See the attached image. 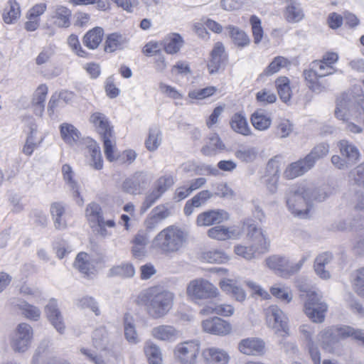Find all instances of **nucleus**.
I'll use <instances>...</instances> for the list:
<instances>
[{
  "label": "nucleus",
  "instance_id": "bf43d9fd",
  "mask_svg": "<svg viewBox=\"0 0 364 364\" xmlns=\"http://www.w3.org/2000/svg\"><path fill=\"white\" fill-rule=\"evenodd\" d=\"M234 251L237 255L247 260H250L256 257V252L257 250H256L253 245L247 247L238 245L235 247Z\"/></svg>",
  "mask_w": 364,
  "mask_h": 364
},
{
  "label": "nucleus",
  "instance_id": "39448f33",
  "mask_svg": "<svg viewBox=\"0 0 364 364\" xmlns=\"http://www.w3.org/2000/svg\"><path fill=\"white\" fill-rule=\"evenodd\" d=\"M33 337L32 327L26 323H19L11 338V347L16 353H24L30 348Z\"/></svg>",
  "mask_w": 364,
  "mask_h": 364
},
{
  "label": "nucleus",
  "instance_id": "72a5a7b5",
  "mask_svg": "<svg viewBox=\"0 0 364 364\" xmlns=\"http://www.w3.org/2000/svg\"><path fill=\"white\" fill-rule=\"evenodd\" d=\"M179 331L173 326L161 325L152 329V335L162 341H172L178 336Z\"/></svg>",
  "mask_w": 364,
  "mask_h": 364
},
{
  "label": "nucleus",
  "instance_id": "864d4df0",
  "mask_svg": "<svg viewBox=\"0 0 364 364\" xmlns=\"http://www.w3.org/2000/svg\"><path fill=\"white\" fill-rule=\"evenodd\" d=\"M134 274V268L131 264H123L116 266L112 267L109 271L110 276H119L122 277H132Z\"/></svg>",
  "mask_w": 364,
  "mask_h": 364
},
{
  "label": "nucleus",
  "instance_id": "7ed1b4c3",
  "mask_svg": "<svg viewBox=\"0 0 364 364\" xmlns=\"http://www.w3.org/2000/svg\"><path fill=\"white\" fill-rule=\"evenodd\" d=\"M188 233L185 230L170 225L160 231L153 240V245L164 255L180 252L187 243Z\"/></svg>",
  "mask_w": 364,
  "mask_h": 364
},
{
  "label": "nucleus",
  "instance_id": "1a4fd4ad",
  "mask_svg": "<svg viewBox=\"0 0 364 364\" xmlns=\"http://www.w3.org/2000/svg\"><path fill=\"white\" fill-rule=\"evenodd\" d=\"M92 346L97 350L105 353V355H113V343L111 341L109 335L105 327L96 328L92 335Z\"/></svg>",
  "mask_w": 364,
  "mask_h": 364
},
{
  "label": "nucleus",
  "instance_id": "58836bf2",
  "mask_svg": "<svg viewBox=\"0 0 364 364\" xmlns=\"http://www.w3.org/2000/svg\"><path fill=\"white\" fill-rule=\"evenodd\" d=\"M230 126L233 131L242 135H249L250 129L246 118L240 114H235L230 120Z\"/></svg>",
  "mask_w": 364,
  "mask_h": 364
},
{
  "label": "nucleus",
  "instance_id": "680f3d73",
  "mask_svg": "<svg viewBox=\"0 0 364 364\" xmlns=\"http://www.w3.org/2000/svg\"><path fill=\"white\" fill-rule=\"evenodd\" d=\"M80 352L95 364H109V360L107 358L109 355L95 354L84 348L80 349Z\"/></svg>",
  "mask_w": 364,
  "mask_h": 364
},
{
  "label": "nucleus",
  "instance_id": "9d476101",
  "mask_svg": "<svg viewBox=\"0 0 364 364\" xmlns=\"http://www.w3.org/2000/svg\"><path fill=\"white\" fill-rule=\"evenodd\" d=\"M229 219V214L224 210L216 209L204 211L196 218V225L200 227L220 224Z\"/></svg>",
  "mask_w": 364,
  "mask_h": 364
},
{
  "label": "nucleus",
  "instance_id": "603ef678",
  "mask_svg": "<svg viewBox=\"0 0 364 364\" xmlns=\"http://www.w3.org/2000/svg\"><path fill=\"white\" fill-rule=\"evenodd\" d=\"M89 256L85 252H80L75 259L74 266L80 272L88 274L92 269V265L88 261Z\"/></svg>",
  "mask_w": 364,
  "mask_h": 364
},
{
  "label": "nucleus",
  "instance_id": "aec40b11",
  "mask_svg": "<svg viewBox=\"0 0 364 364\" xmlns=\"http://www.w3.org/2000/svg\"><path fill=\"white\" fill-rule=\"evenodd\" d=\"M311 168L312 167L304 157L302 159L290 164L285 169L284 176L287 179H293L304 174Z\"/></svg>",
  "mask_w": 364,
  "mask_h": 364
},
{
  "label": "nucleus",
  "instance_id": "6e6552de",
  "mask_svg": "<svg viewBox=\"0 0 364 364\" xmlns=\"http://www.w3.org/2000/svg\"><path fill=\"white\" fill-rule=\"evenodd\" d=\"M198 352V344L196 342L188 341L178 344L174 353L181 364H195Z\"/></svg>",
  "mask_w": 364,
  "mask_h": 364
},
{
  "label": "nucleus",
  "instance_id": "412c9836",
  "mask_svg": "<svg viewBox=\"0 0 364 364\" xmlns=\"http://www.w3.org/2000/svg\"><path fill=\"white\" fill-rule=\"evenodd\" d=\"M311 66V69L305 70L303 73V75L306 81L307 85L326 75L332 74V71L323 72V70H325L326 68L323 65V63L313 62Z\"/></svg>",
  "mask_w": 364,
  "mask_h": 364
},
{
  "label": "nucleus",
  "instance_id": "a211bd4d",
  "mask_svg": "<svg viewBox=\"0 0 364 364\" xmlns=\"http://www.w3.org/2000/svg\"><path fill=\"white\" fill-rule=\"evenodd\" d=\"M171 215V208L165 205H159L155 207L151 212L149 217L146 220V225L148 229H154L160 222Z\"/></svg>",
  "mask_w": 364,
  "mask_h": 364
},
{
  "label": "nucleus",
  "instance_id": "3c124183",
  "mask_svg": "<svg viewBox=\"0 0 364 364\" xmlns=\"http://www.w3.org/2000/svg\"><path fill=\"white\" fill-rule=\"evenodd\" d=\"M290 63L288 59L278 56L274 58V60L270 63V64L266 68V69L263 71L262 75L270 76L276 73H277L281 68L286 67Z\"/></svg>",
  "mask_w": 364,
  "mask_h": 364
},
{
  "label": "nucleus",
  "instance_id": "6ab92c4d",
  "mask_svg": "<svg viewBox=\"0 0 364 364\" xmlns=\"http://www.w3.org/2000/svg\"><path fill=\"white\" fill-rule=\"evenodd\" d=\"M208 236L217 240H226L235 239L239 236V232L232 228H227L223 225H217L210 228L207 231Z\"/></svg>",
  "mask_w": 364,
  "mask_h": 364
},
{
  "label": "nucleus",
  "instance_id": "f3484780",
  "mask_svg": "<svg viewBox=\"0 0 364 364\" xmlns=\"http://www.w3.org/2000/svg\"><path fill=\"white\" fill-rule=\"evenodd\" d=\"M225 48L222 43L218 42L215 44L211 51V58L208 64V68L210 74H214L220 70L223 65L226 58Z\"/></svg>",
  "mask_w": 364,
  "mask_h": 364
},
{
  "label": "nucleus",
  "instance_id": "8fccbe9b",
  "mask_svg": "<svg viewBox=\"0 0 364 364\" xmlns=\"http://www.w3.org/2000/svg\"><path fill=\"white\" fill-rule=\"evenodd\" d=\"M251 122L254 127L259 130L267 129L271 124V119L267 117L262 110L256 111L251 117Z\"/></svg>",
  "mask_w": 364,
  "mask_h": 364
},
{
  "label": "nucleus",
  "instance_id": "338daca9",
  "mask_svg": "<svg viewBox=\"0 0 364 364\" xmlns=\"http://www.w3.org/2000/svg\"><path fill=\"white\" fill-rule=\"evenodd\" d=\"M292 124L288 119H282L277 127V135L280 138L287 137L292 132Z\"/></svg>",
  "mask_w": 364,
  "mask_h": 364
},
{
  "label": "nucleus",
  "instance_id": "dca6fc26",
  "mask_svg": "<svg viewBox=\"0 0 364 364\" xmlns=\"http://www.w3.org/2000/svg\"><path fill=\"white\" fill-rule=\"evenodd\" d=\"M266 314L268 321L272 320L274 321L273 325L274 328H277L278 331H283L284 335L289 334L287 318L277 306H270L267 309Z\"/></svg>",
  "mask_w": 364,
  "mask_h": 364
},
{
  "label": "nucleus",
  "instance_id": "2eb2a0df",
  "mask_svg": "<svg viewBox=\"0 0 364 364\" xmlns=\"http://www.w3.org/2000/svg\"><path fill=\"white\" fill-rule=\"evenodd\" d=\"M239 350L248 355H259L264 353V343L257 338L242 340L238 345Z\"/></svg>",
  "mask_w": 364,
  "mask_h": 364
},
{
  "label": "nucleus",
  "instance_id": "393cba45",
  "mask_svg": "<svg viewBox=\"0 0 364 364\" xmlns=\"http://www.w3.org/2000/svg\"><path fill=\"white\" fill-rule=\"evenodd\" d=\"M338 147L341 155L351 164L355 163L359 159L360 153L358 149L348 140L343 139L338 141Z\"/></svg>",
  "mask_w": 364,
  "mask_h": 364
},
{
  "label": "nucleus",
  "instance_id": "ea45409f",
  "mask_svg": "<svg viewBox=\"0 0 364 364\" xmlns=\"http://www.w3.org/2000/svg\"><path fill=\"white\" fill-rule=\"evenodd\" d=\"M275 85L281 100L284 103H287L291 97L289 80L286 77H280L276 80Z\"/></svg>",
  "mask_w": 364,
  "mask_h": 364
},
{
  "label": "nucleus",
  "instance_id": "e433bc0d",
  "mask_svg": "<svg viewBox=\"0 0 364 364\" xmlns=\"http://www.w3.org/2000/svg\"><path fill=\"white\" fill-rule=\"evenodd\" d=\"M225 144L221 141L219 136L216 134H212L208 138V142L201 149V152L206 156L215 155L218 151L224 150Z\"/></svg>",
  "mask_w": 364,
  "mask_h": 364
},
{
  "label": "nucleus",
  "instance_id": "4c0bfd02",
  "mask_svg": "<svg viewBox=\"0 0 364 364\" xmlns=\"http://www.w3.org/2000/svg\"><path fill=\"white\" fill-rule=\"evenodd\" d=\"M124 336L130 343L136 344L139 341L134 323V318L129 314H125L124 316Z\"/></svg>",
  "mask_w": 364,
  "mask_h": 364
},
{
  "label": "nucleus",
  "instance_id": "4468645a",
  "mask_svg": "<svg viewBox=\"0 0 364 364\" xmlns=\"http://www.w3.org/2000/svg\"><path fill=\"white\" fill-rule=\"evenodd\" d=\"M203 329L215 335H226L231 331L230 324L219 317H213L202 322Z\"/></svg>",
  "mask_w": 364,
  "mask_h": 364
},
{
  "label": "nucleus",
  "instance_id": "774afa93",
  "mask_svg": "<svg viewBox=\"0 0 364 364\" xmlns=\"http://www.w3.org/2000/svg\"><path fill=\"white\" fill-rule=\"evenodd\" d=\"M349 176L355 183L364 187V164H360L350 171Z\"/></svg>",
  "mask_w": 364,
  "mask_h": 364
},
{
  "label": "nucleus",
  "instance_id": "bb28decb",
  "mask_svg": "<svg viewBox=\"0 0 364 364\" xmlns=\"http://www.w3.org/2000/svg\"><path fill=\"white\" fill-rule=\"evenodd\" d=\"M284 17L289 23H297L304 18V14L300 4L294 0L288 1Z\"/></svg>",
  "mask_w": 364,
  "mask_h": 364
},
{
  "label": "nucleus",
  "instance_id": "2f4dec72",
  "mask_svg": "<svg viewBox=\"0 0 364 364\" xmlns=\"http://www.w3.org/2000/svg\"><path fill=\"white\" fill-rule=\"evenodd\" d=\"M50 214L52 215L54 226L57 230H64L67 228L66 220L63 218L65 208L60 203H53L50 205Z\"/></svg>",
  "mask_w": 364,
  "mask_h": 364
},
{
  "label": "nucleus",
  "instance_id": "e2e57ef3",
  "mask_svg": "<svg viewBox=\"0 0 364 364\" xmlns=\"http://www.w3.org/2000/svg\"><path fill=\"white\" fill-rule=\"evenodd\" d=\"M203 258L210 263H221L226 259L224 252L219 250H210L203 254Z\"/></svg>",
  "mask_w": 364,
  "mask_h": 364
},
{
  "label": "nucleus",
  "instance_id": "052dcab7",
  "mask_svg": "<svg viewBox=\"0 0 364 364\" xmlns=\"http://www.w3.org/2000/svg\"><path fill=\"white\" fill-rule=\"evenodd\" d=\"M250 23L252 25L254 42L255 44H258L263 37V29L261 26V21L257 16H252L250 18Z\"/></svg>",
  "mask_w": 364,
  "mask_h": 364
},
{
  "label": "nucleus",
  "instance_id": "c9c22d12",
  "mask_svg": "<svg viewBox=\"0 0 364 364\" xmlns=\"http://www.w3.org/2000/svg\"><path fill=\"white\" fill-rule=\"evenodd\" d=\"M329 152V145L326 143H320L315 146L308 154L305 159L313 168L316 161L324 158Z\"/></svg>",
  "mask_w": 364,
  "mask_h": 364
},
{
  "label": "nucleus",
  "instance_id": "f03ea898",
  "mask_svg": "<svg viewBox=\"0 0 364 364\" xmlns=\"http://www.w3.org/2000/svg\"><path fill=\"white\" fill-rule=\"evenodd\" d=\"M174 294L159 287H152L141 291L136 298L138 305L144 306L152 318L164 317L172 309Z\"/></svg>",
  "mask_w": 364,
  "mask_h": 364
},
{
  "label": "nucleus",
  "instance_id": "a18cd8bd",
  "mask_svg": "<svg viewBox=\"0 0 364 364\" xmlns=\"http://www.w3.org/2000/svg\"><path fill=\"white\" fill-rule=\"evenodd\" d=\"M144 353L150 364H160L161 353L159 348L153 343L148 342L144 346Z\"/></svg>",
  "mask_w": 364,
  "mask_h": 364
},
{
  "label": "nucleus",
  "instance_id": "0eeeda50",
  "mask_svg": "<svg viewBox=\"0 0 364 364\" xmlns=\"http://www.w3.org/2000/svg\"><path fill=\"white\" fill-rule=\"evenodd\" d=\"M246 228L247 237L257 245V252L263 254L269 250V241L266 237L261 228H257L255 221L252 219H246L243 221V228Z\"/></svg>",
  "mask_w": 364,
  "mask_h": 364
},
{
  "label": "nucleus",
  "instance_id": "f704fd0d",
  "mask_svg": "<svg viewBox=\"0 0 364 364\" xmlns=\"http://www.w3.org/2000/svg\"><path fill=\"white\" fill-rule=\"evenodd\" d=\"M104 34L103 29L100 27H95L89 31L83 38V43L90 49H95L102 42Z\"/></svg>",
  "mask_w": 364,
  "mask_h": 364
},
{
  "label": "nucleus",
  "instance_id": "79ce46f5",
  "mask_svg": "<svg viewBox=\"0 0 364 364\" xmlns=\"http://www.w3.org/2000/svg\"><path fill=\"white\" fill-rule=\"evenodd\" d=\"M161 143V132L159 127H151L149 130V136L145 141L146 148L149 151H156Z\"/></svg>",
  "mask_w": 364,
  "mask_h": 364
},
{
  "label": "nucleus",
  "instance_id": "423d86ee",
  "mask_svg": "<svg viewBox=\"0 0 364 364\" xmlns=\"http://www.w3.org/2000/svg\"><path fill=\"white\" fill-rule=\"evenodd\" d=\"M187 294L193 299H208L218 295V289L213 284L203 279L190 282L187 287Z\"/></svg>",
  "mask_w": 364,
  "mask_h": 364
},
{
  "label": "nucleus",
  "instance_id": "49530a36",
  "mask_svg": "<svg viewBox=\"0 0 364 364\" xmlns=\"http://www.w3.org/2000/svg\"><path fill=\"white\" fill-rule=\"evenodd\" d=\"M21 15L19 4L16 0H9V9L5 11L3 14V18L6 23H14Z\"/></svg>",
  "mask_w": 364,
  "mask_h": 364
},
{
  "label": "nucleus",
  "instance_id": "c85d7f7f",
  "mask_svg": "<svg viewBox=\"0 0 364 364\" xmlns=\"http://www.w3.org/2000/svg\"><path fill=\"white\" fill-rule=\"evenodd\" d=\"M183 43V38L178 33H171L168 35L162 42L164 49L168 54L177 53Z\"/></svg>",
  "mask_w": 364,
  "mask_h": 364
},
{
  "label": "nucleus",
  "instance_id": "20e7f679",
  "mask_svg": "<svg viewBox=\"0 0 364 364\" xmlns=\"http://www.w3.org/2000/svg\"><path fill=\"white\" fill-rule=\"evenodd\" d=\"M327 310L326 303L322 300V296L318 292L311 293L304 302V313L314 323L323 322Z\"/></svg>",
  "mask_w": 364,
  "mask_h": 364
},
{
  "label": "nucleus",
  "instance_id": "37998d69",
  "mask_svg": "<svg viewBox=\"0 0 364 364\" xmlns=\"http://www.w3.org/2000/svg\"><path fill=\"white\" fill-rule=\"evenodd\" d=\"M70 11L65 6H59L55 9L53 18L56 20L55 23L59 27L67 28L70 26Z\"/></svg>",
  "mask_w": 364,
  "mask_h": 364
},
{
  "label": "nucleus",
  "instance_id": "5701e85b",
  "mask_svg": "<svg viewBox=\"0 0 364 364\" xmlns=\"http://www.w3.org/2000/svg\"><path fill=\"white\" fill-rule=\"evenodd\" d=\"M203 356L208 364H227L229 355L223 350L210 348L203 350Z\"/></svg>",
  "mask_w": 364,
  "mask_h": 364
},
{
  "label": "nucleus",
  "instance_id": "4be33fe9",
  "mask_svg": "<svg viewBox=\"0 0 364 364\" xmlns=\"http://www.w3.org/2000/svg\"><path fill=\"white\" fill-rule=\"evenodd\" d=\"M90 122L95 126L101 136L113 133L112 127H110L108 119L103 113L95 112L92 114Z\"/></svg>",
  "mask_w": 364,
  "mask_h": 364
},
{
  "label": "nucleus",
  "instance_id": "f8f14e48",
  "mask_svg": "<svg viewBox=\"0 0 364 364\" xmlns=\"http://www.w3.org/2000/svg\"><path fill=\"white\" fill-rule=\"evenodd\" d=\"M265 262L269 268L275 271L281 277H287L293 274L292 266L284 257L272 255L267 258Z\"/></svg>",
  "mask_w": 364,
  "mask_h": 364
},
{
  "label": "nucleus",
  "instance_id": "a878e982",
  "mask_svg": "<svg viewBox=\"0 0 364 364\" xmlns=\"http://www.w3.org/2000/svg\"><path fill=\"white\" fill-rule=\"evenodd\" d=\"M128 42L127 38L118 33H113L107 36L105 40V50L112 53L117 50L124 48Z\"/></svg>",
  "mask_w": 364,
  "mask_h": 364
},
{
  "label": "nucleus",
  "instance_id": "cd10ccee",
  "mask_svg": "<svg viewBox=\"0 0 364 364\" xmlns=\"http://www.w3.org/2000/svg\"><path fill=\"white\" fill-rule=\"evenodd\" d=\"M228 31L232 43L238 48H244L250 43V39L247 34L238 27L234 26H228L225 28Z\"/></svg>",
  "mask_w": 364,
  "mask_h": 364
},
{
  "label": "nucleus",
  "instance_id": "c03bdc74",
  "mask_svg": "<svg viewBox=\"0 0 364 364\" xmlns=\"http://www.w3.org/2000/svg\"><path fill=\"white\" fill-rule=\"evenodd\" d=\"M336 326H333L321 331L319 336L324 348L333 346L339 342L337 332L334 330Z\"/></svg>",
  "mask_w": 364,
  "mask_h": 364
},
{
  "label": "nucleus",
  "instance_id": "5fc2aeb1",
  "mask_svg": "<svg viewBox=\"0 0 364 364\" xmlns=\"http://www.w3.org/2000/svg\"><path fill=\"white\" fill-rule=\"evenodd\" d=\"M89 153L91 157L90 165L97 170H100L103 166L101 151L99 146L94 145L89 147Z\"/></svg>",
  "mask_w": 364,
  "mask_h": 364
},
{
  "label": "nucleus",
  "instance_id": "b1692460",
  "mask_svg": "<svg viewBox=\"0 0 364 364\" xmlns=\"http://www.w3.org/2000/svg\"><path fill=\"white\" fill-rule=\"evenodd\" d=\"M149 237L147 233L140 231L132 240V254L136 258H141L146 253V247L149 243Z\"/></svg>",
  "mask_w": 364,
  "mask_h": 364
},
{
  "label": "nucleus",
  "instance_id": "4d7b16f0",
  "mask_svg": "<svg viewBox=\"0 0 364 364\" xmlns=\"http://www.w3.org/2000/svg\"><path fill=\"white\" fill-rule=\"evenodd\" d=\"M335 326L336 329L334 331L337 332L339 341L341 339H346L348 338L355 339V337L359 336L358 333L359 329H355L351 326L345 325H338Z\"/></svg>",
  "mask_w": 364,
  "mask_h": 364
},
{
  "label": "nucleus",
  "instance_id": "473e14b6",
  "mask_svg": "<svg viewBox=\"0 0 364 364\" xmlns=\"http://www.w3.org/2000/svg\"><path fill=\"white\" fill-rule=\"evenodd\" d=\"M200 313L203 315L218 314L223 316H229L233 314L234 308L228 304H209L203 308Z\"/></svg>",
  "mask_w": 364,
  "mask_h": 364
},
{
  "label": "nucleus",
  "instance_id": "f257e3e1",
  "mask_svg": "<svg viewBox=\"0 0 364 364\" xmlns=\"http://www.w3.org/2000/svg\"><path fill=\"white\" fill-rule=\"evenodd\" d=\"M328 197L325 188L301 183L289 188L286 193V203L292 214L305 218L314 202H322Z\"/></svg>",
  "mask_w": 364,
  "mask_h": 364
},
{
  "label": "nucleus",
  "instance_id": "de8ad7c7",
  "mask_svg": "<svg viewBox=\"0 0 364 364\" xmlns=\"http://www.w3.org/2000/svg\"><path fill=\"white\" fill-rule=\"evenodd\" d=\"M18 308L21 311L22 314L28 319L38 321L41 316L40 309L26 301H21L17 304Z\"/></svg>",
  "mask_w": 364,
  "mask_h": 364
},
{
  "label": "nucleus",
  "instance_id": "09e8293b",
  "mask_svg": "<svg viewBox=\"0 0 364 364\" xmlns=\"http://www.w3.org/2000/svg\"><path fill=\"white\" fill-rule=\"evenodd\" d=\"M103 141V147L105 156L109 161L116 160L114 156V150L116 149V143L113 139L112 134H107L105 136H101Z\"/></svg>",
  "mask_w": 364,
  "mask_h": 364
},
{
  "label": "nucleus",
  "instance_id": "69168bd1",
  "mask_svg": "<svg viewBox=\"0 0 364 364\" xmlns=\"http://www.w3.org/2000/svg\"><path fill=\"white\" fill-rule=\"evenodd\" d=\"M353 286L355 292L364 297V267L357 270Z\"/></svg>",
  "mask_w": 364,
  "mask_h": 364
},
{
  "label": "nucleus",
  "instance_id": "a19ab883",
  "mask_svg": "<svg viewBox=\"0 0 364 364\" xmlns=\"http://www.w3.org/2000/svg\"><path fill=\"white\" fill-rule=\"evenodd\" d=\"M60 134L63 140L70 145L76 143L80 136V133L73 125L67 123L61 124Z\"/></svg>",
  "mask_w": 364,
  "mask_h": 364
},
{
  "label": "nucleus",
  "instance_id": "c756f323",
  "mask_svg": "<svg viewBox=\"0 0 364 364\" xmlns=\"http://www.w3.org/2000/svg\"><path fill=\"white\" fill-rule=\"evenodd\" d=\"M62 173L64 180L66 181L70 189L73 191V197L78 198L76 202L79 205H82L84 200L80 196L77 182L73 180L74 172L68 164H64L62 167Z\"/></svg>",
  "mask_w": 364,
  "mask_h": 364
},
{
  "label": "nucleus",
  "instance_id": "ddd939ff",
  "mask_svg": "<svg viewBox=\"0 0 364 364\" xmlns=\"http://www.w3.org/2000/svg\"><path fill=\"white\" fill-rule=\"evenodd\" d=\"M148 183L147 174L143 171L135 172L130 178H127L122 184L123 190L131 194L139 193L140 189Z\"/></svg>",
  "mask_w": 364,
  "mask_h": 364
},
{
  "label": "nucleus",
  "instance_id": "6e6d98bb",
  "mask_svg": "<svg viewBox=\"0 0 364 364\" xmlns=\"http://www.w3.org/2000/svg\"><path fill=\"white\" fill-rule=\"evenodd\" d=\"M271 294L287 303L290 302L292 299V294L291 290L284 286L275 285L270 289Z\"/></svg>",
  "mask_w": 364,
  "mask_h": 364
},
{
  "label": "nucleus",
  "instance_id": "7c9ffc66",
  "mask_svg": "<svg viewBox=\"0 0 364 364\" xmlns=\"http://www.w3.org/2000/svg\"><path fill=\"white\" fill-rule=\"evenodd\" d=\"M85 217L91 228H94L97 223L102 224V220H105L100 205L95 202L87 205L85 209Z\"/></svg>",
  "mask_w": 364,
  "mask_h": 364
},
{
  "label": "nucleus",
  "instance_id": "0e129e2a",
  "mask_svg": "<svg viewBox=\"0 0 364 364\" xmlns=\"http://www.w3.org/2000/svg\"><path fill=\"white\" fill-rule=\"evenodd\" d=\"M77 306L81 309H90L95 315L100 314V309L97 302L92 297L84 296L78 300Z\"/></svg>",
  "mask_w": 364,
  "mask_h": 364
},
{
  "label": "nucleus",
  "instance_id": "9b49d317",
  "mask_svg": "<svg viewBox=\"0 0 364 364\" xmlns=\"http://www.w3.org/2000/svg\"><path fill=\"white\" fill-rule=\"evenodd\" d=\"M45 313L48 321L57 331L60 334H63L65 326L63 315L55 299H52L49 301L48 304L45 306Z\"/></svg>",
  "mask_w": 364,
  "mask_h": 364
},
{
  "label": "nucleus",
  "instance_id": "13d9d810",
  "mask_svg": "<svg viewBox=\"0 0 364 364\" xmlns=\"http://www.w3.org/2000/svg\"><path fill=\"white\" fill-rule=\"evenodd\" d=\"M235 155L242 161L249 163L253 161L256 159L257 156V151L253 147L242 149L236 151Z\"/></svg>",
  "mask_w": 364,
  "mask_h": 364
}]
</instances>
